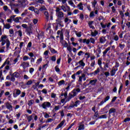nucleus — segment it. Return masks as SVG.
<instances>
[{"label":"nucleus","instance_id":"1","mask_svg":"<svg viewBox=\"0 0 130 130\" xmlns=\"http://www.w3.org/2000/svg\"><path fill=\"white\" fill-rule=\"evenodd\" d=\"M1 44L2 46H4L5 44L6 45L7 49H10V46H11V42L7 35H2L1 37Z\"/></svg>","mask_w":130,"mask_h":130},{"label":"nucleus","instance_id":"2","mask_svg":"<svg viewBox=\"0 0 130 130\" xmlns=\"http://www.w3.org/2000/svg\"><path fill=\"white\" fill-rule=\"evenodd\" d=\"M81 91L79 88H77L76 89H74L72 92L70 93L69 94V97L66 100V102H69L72 98H74L75 96H76L78 93Z\"/></svg>","mask_w":130,"mask_h":130},{"label":"nucleus","instance_id":"3","mask_svg":"<svg viewBox=\"0 0 130 130\" xmlns=\"http://www.w3.org/2000/svg\"><path fill=\"white\" fill-rule=\"evenodd\" d=\"M60 98H61V103H64V102H67V100L68 99V92H66L64 93H62L60 95Z\"/></svg>","mask_w":130,"mask_h":130},{"label":"nucleus","instance_id":"4","mask_svg":"<svg viewBox=\"0 0 130 130\" xmlns=\"http://www.w3.org/2000/svg\"><path fill=\"white\" fill-rule=\"evenodd\" d=\"M51 107V104L49 102H45L42 105V107L43 109H47Z\"/></svg>","mask_w":130,"mask_h":130},{"label":"nucleus","instance_id":"5","mask_svg":"<svg viewBox=\"0 0 130 130\" xmlns=\"http://www.w3.org/2000/svg\"><path fill=\"white\" fill-rule=\"evenodd\" d=\"M80 103H81V102L79 101H77L74 104L71 105L68 108V110H70L72 109V108H74V107H78V105H80Z\"/></svg>","mask_w":130,"mask_h":130},{"label":"nucleus","instance_id":"6","mask_svg":"<svg viewBox=\"0 0 130 130\" xmlns=\"http://www.w3.org/2000/svg\"><path fill=\"white\" fill-rule=\"evenodd\" d=\"M21 94V90L19 89H15L13 91V97L14 98H17Z\"/></svg>","mask_w":130,"mask_h":130},{"label":"nucleus","instance_id":"7","mask_svg":"<svg viewBox=\"0 0 130 130\" xmlns=\"http://www.w3.org/2000/svg\"><path fill=\"white\" fill-rule=\"evenodd\" d=\"M60 42L63 45L64 47H69V44H68V43L63 40V37L62 35H61V40H60Z\"/></svg>","mask_w":130,"mask_h":130},{"label":"nucleus","instance_id":"8","mask_svg":"<svg viewBox=\"0 0 130 130\" xmlns=\"http://www.w3.org/2000/svg\"><path fill=\"white\" fill-rule=\"evenodd\" d=\"M61 9L65 13L66 12H70V11H71V8L68 5H67L66 6H64V5H62L61 6Z\"/></svg>","mask_w":130,"mask_h":130},{"label":"nucleus","instance_id":"9","mask_svg":"<svg viewBox=\"0 0 130 130\" xmlns=\"http://www.w3.org/2000/svg\"><path fill=\"white\" fill-rule=\"evenodd\" d=\"M20 67H22L24 70H26V68L30 67V63L29 62H23L20 64Z\"/></svg>","mask_w":130,"mask_h":130},{"label":"nucleus","instance_id":"10","mask_svg":"<svg viewBox=\"0 0 130 130\" xmlns=\"http://www.w3.org/2000/svg\"><path fill=\"white\" fill-rule=\"evenodd\" d=\"M78 64L79 66H77V68H84L85 66H86V64L85 62H84V61L83 60H81L78 62Z\"/></svg>","mask_w":130,"mask_h":130},{"label":"nucleus","instance_id":"11","mask_svg":"<svg viewBox=\"0 0 130 130\" xmlns=\"http://www.w3.org/2000/svg\"><path fill=\"white\" fill-rule=\"evenodd\" d=\"M64 122H66L65 120H63L57 126V127L55 128V129H58L60 128V127H62V126L63 124H64Z\"/></svg>","mask_w":130,"mask_h":130},{"label":"nucleus","instance_id":"12","mask_svg":"<svg viewBox=\"0 0 130 130\" xmlns=\"http://www.w3.org/2000/svg\"><path fill=\"white\" fill-rule=\"evenodd\" d=\"M26 0H18V3L21 7H25L26 6Z\"/></svg>","mask_w":130,"mask_h":130},{"label":"nucleus","instance_id":"13","mask_svg":"<svg viewBox=\"0 0 130 130\" xmlns=\"http://www.w3.org/2000/svg\"><path fill=\"white\" fill-rule=\"evenodd\" d=\"M76 8H78V10L80 11H83L84 10V6L83 5V3L80 2L79 4L77 5Z\"/></svg>","mask_w":130,"mask_h":130},{"label":"nucleus","instance_id":"14","mask_svg":"<svg viewBox=\"0 0 130 130\" xmlns=\"http://www.w3.org/2000/svg\"><path fill=\"white\" fill-rule=\"evenodd\" d=\"M82 79L83 80V81H86V80H87V78H86V75L85 74H82L81 75V76L79 77V82H82Z\"/></svg>","mask_w":130,"mask_h":130},{"label":"nucleus","instance_id":"15","mask_svg":"<svg viewBox=\"0 0 130 130\" xmlns=\"http://www.w3.org/2000/svg\"><path fill=\"white\" fill-rule=\"evenodd\" d=\"M6 108L10 110V111H13V106L10 103H7L6 104Z\"/></svg>","mask_w":130,"mask_h":130},{"label":"nucleus","instance_id":"16","mask_svg":"<svg viewBox=\"0 0 130 130\" xmlns=\"http://www.w3.org/2000/svg\"><path fill=\"white\" fill-rule=\"evenodd\" d=\"M97 82V80L93 79L92 80H90L89 84L87 85H91L92 86H95L96 85V83Z\"/></svg>","mask_w":130,"mask_h":130},{"label":"nucleus","instance_id":"17","mask_svg":"<svg viewBox=\"0 0 130 130\" xmlns=\"http://www.w3.org/2000/svg\"><path fill=\"white\" fill-rule=\"evenodd\" d=\"M100 43H102V44H103L106 42V39L104 37H101L100 38Z\"/></svg>","mask_w":130,"mask_h":130},{"label":"nucleus","instance_id":"18","mask_svg":"<svg viewBox=\"0 0 130 130\" xmlns=\"http://www.w3.org/2000/svg\"><path fill=\"white\" fill-rule=\"evenodd\" d=\"M93 23H94V21H90L88 23L89 27L91 29H95V27H94L93 25Z\"/></svg>","mask_w":130,"mask_h":130},{"label":"nucleus","instance_id":"19","mask_svg":"<svg viewBox=\"0 0 130 130\" xmlns=\"http://www.w3.org/2000/svg\"><path fill=\"white\" fill-rule=\"evenodd\" d=\"M56 16L58 17V18H63V12H60L58 13H56Z\"/></svg>","mask_w":130,"mask_h":130},{"label":"nucleus","instance_id":"20","mask_svg":"<svg viewBox=\"0 0 130 130\" xmlns=\"http://www.w3.org/2000/svg\"><path fill=\"white\" fill-rule=\"evenodd\" d=\"M117 71V69H114V68H113L112 70V71H111V76L112 77H113V76H115V73H116V71Z\"/></svg>","mask_w":130,"mask_h":130},{"label":"nucleus","instance_id":"21","mask_svg":"<svg viewBox=\"0 0 130 130\" xmlns=\"http://www.w3.org/2000/svg\"><path fill=\"white\" fill-rule=\"evenodd\" d=\"M44 15L47 21L49 19V13L47 11L44 12Z\"/></svg>","mask_w":130,"mask_h":130},{"label":"nucleus","instance_id":"22","mask_svg":"<svg viewBox=\"0 0 130 130\" xmlns=\"http://www.w3.org/2000/svg\"><path fill=\"white\" fill-rule=\"evenodd\" d=\"M49 50H50V51H51V53H52L53 54L57 53V51L55 50V49L51 48V47H49Z\"/></svg>","mask_w":130,"mask_h":130},{"label":"nucleus","instance_id":"23","mask_svg":"<svg viewBox=\"0 0 130 130\" xmlns=\"http://www.w3.org/2000/svg\"><path fill=\"white\" fill-rule=\"evenodd\" d=\"M6 64H8V66H11V64H10V61L6 60L4 64L1 67L0 69H3V68L6 66Z\"/></svg>","mask_w":130,"mask_h":130},{"label":"nucleus","instance_id":"24","mask_svg":"<svg viewBox=\"0 0 130 130\" xmlns=\"http://www.w3.org/2000/svg\"><path fill=\"white\" fill-rule=\"evenodd\" d=\"M78 127V130H84L85 129V125L83 124H80Z\"/></svg>","mask_w":130,"mask_h":130},{"label":"nucleus","instance_id":"25","mask_svg":"<svg viewBox=\"0 0 130 130\" xmlns=\"http://www.w3.org/2000/svg\"><path fill=\"white\" fill-rule=\"evenodd\" d=\"M48 53H49V51L48 50H46L44 52V55L45 56V59H47L48 58Z\"/></svg>","mask_w":130,"mask_h":130},{"label":"nucleus","instance_id":"26","mask_svg":"<svg viewBox=\"0 0 130 130\" xmlns=\"http://www.w3.org/2000/svg\"><path fill=\"white\" fill-rule=\"evenodd\" d=\"M3 25H4V27L5 29H10V28H11V24H10L9 23H7L6 24H5V23H3Z\"/></svg>","mask_w":130,"mask_h":130},{"label":"nucleus","instance_id":"27","mask_svg":"<svg viewBox=\"0 0 130 130\" xmlns=\"http://www.w3.org/2000/svg\"><path fill=\"white\" fill-rule=\"evenodd\" d=\"M64 22L66 24H70L72 22V20L69 19L68 17L65 18L64 19Z\"/></svg>","mask_w":130,"mask_h":130},{"label":"nucleus","instance_id":"28","mask_svg":"<svg viewBox=\"0 0 130 130\" xmlns=\"http://www.w3.org/2000/svg\"><path fill=\"white\" fill-rule=\"evenodd\" d=\"M35 103V102L34 101V100H30L28 102V106H32V105H33V104Z\"/></svg>","mask_w":130,"mask_h":130},{"label":"nucleus","instance_id":"29","mask_svg":"<svg viewBox=\"0 0 130 130\" xmlns=\"http://www.w3.org/2000/svg\"><path fill=\"white\" fill-rule=\"evenodd\" d=\"M68 4L70 6L73 7V8H76V5H75V4H74V2H73L72 1H69Z\"/></svg>","mask_w":130,"mask_h":130},{"label":"nucleus","instance_id":"30","mask_svg":"<svg viewBox=\"0 0 130 130\" xmlns=\"http://www.w3.org/2000/svg\"><path fill=\"white\" fill-rule=\"evenodd\" d=\"M21 19H22L21 17H14V22L15 23H20V20H21Z\"/></svg>","mask_w":130,"mask_h":130},{"label":"nucleus","instance_id":"31","mask_svg":"<svg viewBox=\"0 0 130 130\" xmlns=\"http://www.w3.org/2000/svg\"><path fill=\"white\" fill-rule=\"evenodd\" d=\"M65 35L68 39H70V30L67 29L65 31Z\"/></svg>","mask_w":130,"mask_h":130},{"label":"nucleus","instance_id":"32","mask_svg":"<svg viewBox=\"0 0 130 130\" xmlns=\"http://www.w3.org/2000/svg\"><path fill=\"white\" fill-rule=\"evenodd\" d=\"M66 84V81L64 80H62L58 82V86H62V85H64Z\"/></svg>","mask_w":130,"mask_h":130},{"label":"nucleus","instance_id":"33","mask_svg":"<svg viewBox=\"0 0 130 130\" xmlns=\"http://www.w3.org/2000/svg\"><path fill=\"white\" fill-rule=\"evenodd\" d=\"M75 33L77 37H81V36H82V32H81V31L78 32L75 30Z\"/></svg>","mask_w":130,"mask_h":130},{"label":"nucleus","instance_id":"34","mask_svg":"<svg viewBox=\"0 0 130 130\" xmlns=\"http://www.w3.org/2000/svg\"><path fill=\"white\" fill-rule=\"evenodd\" d=\"M57 34L58 35H60V40H61V35H62L63 37V33H62V32L60 30H58L57 32Z\"/></svg>","mask_w":130,"mask_h":130},{"label":"nucleus","instance_id":"35","mask_svg":"<svg viewBox=\"0 0 130 130\" xmlns=\"http://www.w3.org/2000/svg\"><path fill=\"white\" fill-rule=\"evenodd\" d=\"M110 48H111V47H108L107 49H106V50H105V51L103 52V55H106V54L107 53V52H109V50H110Z\"/></svg>","mask_w":130,"mask_h":130},{"label":"nucleus","instance_id":"36","mask_svg":"<svg viewBox=\"0 0 130 130\" xmlns=\"http://www.w3.org/2000/svg\"><path fill=\"white\" fill-rule=\"evenodd\" d=\"M34 80H28L27 83H26V85L27 86H30V85H32V84H33V82H34Z\"/></svg>","mask_w":130,"mask_h":130},{"label":"nucleus","instance_id":"37","mask_svg":"<svg viewBox=\"0 0 130 130\" xmlns=\"http://www.w3.org/2000/svg\"><path fill=\"white\" fill-rule=\"evenodd\" d=\"M98 35V31L97 30H94V31L91 32V36H92L93 37H95V36Z\"/></svg>","mask_w":130,"mask_h":130},{"label":"nucleus","instance_id":"38","mask_svg":"<svg viewBox=\"0 0 130 130\" xmlns=\"http://www.w3.org/2000/svg\"><path fill=\"white\" fill-rule=\"evenodd\" d=\"M55 70L58 74H59L60 72V70L59 69V68H58V66H56L55 67Z\"/></svg>","mask_w":130,"mask_h":130},{"label":"nucleus","instance_id":"39","mask_svg":"<svg viewBox=\"0 0 130 130\" xmlns=\"http://www.w3.org/2000/svg\"><path fill=\"white\" fill-rule=\"evenodd\" d=\"M12 75L15 78H19V76H20V74H19V73L18 72H15Z\"/></svg>","mask_w":130,"mask_h":130},{"label":"nucleus","instance_id":"40","mask_svg":"<svg viewBox=\"0 0 130 130\" xmlns=\"http://www.w3.org/2000/svg\"><path fill=\"white\" fill-rule=\"evenodd\" d=\"M42 62V58H40L37 59L36 61V63L37 64H40V63H41Z\"/></svg>","mask_w":130,"mask_h":130},{"label":"nucleus","instance_id":"41","mask_svg":"<svg viewBox=\"0 0 130 130\" xmlns=\"http://www.w3.org/2000/svg\"><path fill=\"white\" fill-rule=\"evenodd\" d=\"M50 59L52 61H56V56L54 55L50 57Z\"/></svg>","mask_w":130,"mask_h":130},{"label":"nucleus","instance_id":"42","mask_svg":"<svg viewBox=\"0 0 130 130\" xmlns=\"http://www.w3.org/2000/svg\"><path fill=\"white\" fill-rule=\"evenodd\" d=\"M114 112H115V109H114V108L110 109L109 111V114H111V113H114Z\"/></svg>","mask_w":130,"mask_h":130},{"label":"nucleus","instance_id":"43","mask_svg":"<svg viewBox=\"0 0 130 130\" xmlns=\"http://www.w3.org/2000/svg\"><path fill=\"white\" fill-rule=\"evenodd\" d=\"M34 71H35L34 68H30L29 70V74H30L31 75H33V73H34Z\"/></svg>","mask_w":130,"mask_h":130},{"label":"nucleus","instance_id":"44","mask_svg":"<svg viewBox=\"0 0 130 130\" xmlns=\"http://www.w3.org/2000/svg\"><path fill=\"white\" fill-rule=\"evenodd\" d=\"M17 33H18V36H19V37H21L22 36H23V33L22 32L21 30H19L17 31Z\"/></svg>","mask_w":130,"mask_h":130},{"label":"nucleus","instance_id":"45","mask_svg":"<svg viewBox=\"0 0 130 130\" xmlns=\"http://www.w3.org/2000/svg\"><path fill=\"white\" fill-rule=\"evenodd\" d=\"M26 118L28 122H30L32 120V115L26 116Z\"/></svg>","mask_w":130,"mask_h":130},{"label":"nucleus","instance_id":"46","mask_svg":"<svg viewBox=\"0 0 130 130\" xmlns=\"http://www.w3.org/2000/svg\"><path fill=\"white\" fill-rule=\"evenodd\" d=\"M28 59H30V58H29V57L28 56H24L23 57V60L24 61H26V60H28Z\"/></svg>","mask_w":130,"mask_h":130},{"label":"nucleus","instance_id":"47","mask_svg":"<svg viewBox=\"0 0 130 130\" xmlns=\"http://www.w3.org/2000/svg\"><path fill=\"white\" fill-rule=\"evenodd\" d=\"M126 59H127V61H126V66H129V64H130V62L128 61L130 60L129 57H127Z\"/></svg>","mask_w":130,"mask_h":130},{"label":"nucleus","instance_id":"48","mask_svg":"<svg viewBox=\"0 0 130 130\" xmlns=\"http://www.w3.org/2000/svg\"><path fill=\"white\" fill-rule=\"evenodd\" d=\"M99 118L102 119V118H107V115L105 114V115H102L100 116Z\"/></svg>","mask_w":130,"mask_h":130},{"label":"nucleus","instance_id":"49","mask_svg":"<svg viewBox=\"0 0 130 130\" xmlns=\"http://www.w3.org/2000/svg\"><path fill=\"white\" fill-rule=\"evenodd\" d=\"M95 60H92L91 61V63L90 64V67H92V68H95Z\"/></svg>","mask_w":130,"mask_h":130},{"label":"nucleus","instance_id":"50","mask_svg":"<svg viewBox=\"0 0 130 130\" xmlns=\"http://www.w3.org/2000/svg\"><path fill=\"white\" fill-rule=\"evenodd\" d=\"M43 37V33L41 32V34L38 35V39H41Z\"/></svg>","mask_w":130,"mask_h":130},{"label":"nucleus","instance_id":"51","mask_svg":"<svg viewBox=\"0 0 130 130\" xmlns=\"http://www.w3.org/2000/svg\"><path fill=\"white\" fill-rule=\"evenodd\" d=\"M96 5H97V1L94 0L92 2V7L93 8H95L96 7Z\"/></svg>","mask_w":130,"mask_h":130},{"label":"nucleus","instance_id":"52","mask_svg":"<svg viewBox=\"0 0 130 130\" xmlns=\"http://www.w3.org/2000/svg\"><path fill=\"white\" fill-rule=\"evenodd\" d=\"M28 14V10H25L24 11V12H23L22 14H21V16H26V15Z\"/></svg>","mask_w":130,"mask_h":130},{"label":"nucleus","instance_id":"53","mask_svg":"<svg viewBox=\"0 0 130 130\" xmlns=\"http://www.w3.org/2000/svg\"><path fill=\"white\" fill-rule=\"evenodd\" d=\"M79 12L80 11L78 9H75L73 11V14H74L75 15H77V14H79Z\"/></svg>","mask_w":130,"mask_h":130},{"label":"nucleus","instance_id":"54","mask_svg":"<svg viewBox=\"0 0 130 130\" xmlns=\"http://www.w3.org/2000/svg\"><path fill=\"white\" fill-rule=\"evenodd\" d=\"M108 68V63H106L104 65V71H106Z\"/></svg>","mask_w":130,"mask_h":130},{"label":"nucleus","instance_id":"55","mask_svg":"<svg viewBox=\"0 0 130 130\" xmlns=\"http://www.w3.org/2000/svg\"><path fill=\"white\" fill-rule=\"evenodd\" d=\"M5 85L6 87H10V86H11V83L9 81L6 82Z\"/></svg>","mask_w":130,"mask_h":130},{"label":"nucleus","instance_id":"56","mask_svg":"<svg viewBox=\"0 0 130 130\" xmlns=\"http://www.w3.org/2000/svg\"><path fill=\"white\" fill-rule=\"evenodd\" d=\"M119 39L118 36L115 35L114 36V40L115 41H118Z\"/></svg>","mask_w":130,"mask_h":130},{"label":"nucleus","instance_id":"57","mask_svg":"<svg viewBox=\"0 0 130 130\" xmlns=\"http://www.w3.org/2000/svg\"><path fill=\"white\" fill-rule=\"evenodd\" d=\"M83 54H84V52H83V51H80L78 53V55L79 56H81V55H83Z\"/></svg>","mask_w":130,"mask_h":130},{"label":"nucleus","instance_id":"58","mask_svg":"<svg viewBox=\"0 0 130 130\" xmlns=\"http://www.w3.org/2000/svg\"><path fill=\"white\" fill-rule=\"evenodd\" d=\"M15 17H16V15H12V16H10V19L13 22V21H14Z\"/></svg>","mask_w":130,"mask_h":130},{"label":"nucleus","instance_id":"59","mask_svg":"<svg viewBox=\"0 0 130 130\" xmlns=\"http://www.w3.org/2000/svg\"><path fill=\"white\" fill-rule=\"evenodd\" d=\"M42 93H43V94H47V89H46V88H44L42 90Z\"/></svg>","mask_w":130,"mask_h":130},{"label":"nucleus","instance_id":"60","mask_svg":"<svg viewBox=\"0 0 130 130\" xmlns=\"http://www.w3.org/2000/svg\"><path fill=\"white\" fill-rule=\"evenodd\" d=\"M97 53L100 54L101 53V47H99L96 50Z\"/></svg>","mask_w":130,"mask_h":130},{"label":"nucleus","instance_id":"61","mask_svg":"<svg viewBox=\"0 0 130 130\" xmlns=\"http://www.w3.org/2000/svg\"><path fill=\"white\" fill-rule=\"evenodd\" d=\"M100 69L97 68L96 70L94 71V75H97L98 73H100Z\"/></svg>","mask_w":130,"mask_h":130},{"label":"nucleus","instance_id":"62","mask_svg":"<svg viewBox=\"0 0 130 130\" xmlns=\"http://www.w3.org/2000/svg\"><path fill=\"white\" fill-rule=\"evenodd\" d=\"M51 98H55L56 97V94L54 93H52L51 94Z\"/></svg>","mask_w":130,"mask_h":130},{"label":"nucleus","instance_id":"63","mask_svg":"<svg viewBox=\"0 0 130 130\" xmlns=\"http://www.w3.org/2000/svg\"><path fill=\"white\" fill-rule=\"evenodd\" d=\"M79 18L80 19V20H84V14H83L82 13L80 14Z\"/></svg>","mask_w":130,"mask_h":130},{"label":"nucleus","instance_id":"64","mask_svg":"<svg viewBox=\"0 0 130 130\" xmlns=\"http://www.w3.org/2000/svg\"><path fill=\"white\" fill-rule=\"evenodd\" d=\"M9 33L10 34H14V29H13L12 28H11L9 29Z\"/></svg>","mask_w":130,"mask_h":130}]
</instances>
